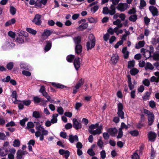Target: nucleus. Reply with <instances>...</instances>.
<instances>
[{"label": "nucleus", "mask_w": 159, "mask_h": 159, "mask_svg": "<svg viewBox=\"0 0 159 159\" xmlns=\"http://www.w3.org/2000/svg\"><path fill=\"white\" fill-rule=\"evenodd\" d=\"M15 152L16 150L14 149H12L11 150V153L9 154L8 155V157L9 159H14V154L15 153Z\"/></svg>", "instance_id": "36"}, {"label": "nucleus", "mask_w": 159, "mask_h": 159, "mask_svg": "<svg viewBox=\"0 0 159 159\" xmlns=\"http://www.w3.org/2000/svg\"><path fill=\"white\" fill-rule=\"evenodd\" d=\"M151 94V93L150 92H147L142 97L143 100L146 101L149 100Z\"/></svg>", "instance_id": "32"}, {"label": "nucleus", "mask_w": 159, "mask_h": 159, "mask_svg": "<svg viewBox=\"0 0 159 159\" xmlns=\"http://www.w3.org/2000/svg\"><path fill=\"white\" fill-rule=\"evenodd\" d=\"M20 142L18 139H15L13 142V145L14 147H18L20 145Z\"/></svg>", "instance_id": "40"}, {"label": "nucleus", "mask_w": 159, "mask_h": 159, "mask_svg": "<svg viewBox=\"0 0 159 159\" xmlns=\"http://www.w3.org/2000/svg\"><path fill=\"white\" fill-rule=\"evenodd\" d=\"M48 132L47 130H43L41 132L39 131H37L35 133V136L37 137H40L39 139L40 141H42L43 140L44 135H48Z\"/></svg>", "instance_id": "6"}, {"label": "nucleus", "mask_w": 159, "mask_h": 159, "mask_svg": "<svg viewBox=\"0 0 159 159\" xmlns=\"http://www.w3.org/2000/svg\"><path fill=\"white\" fill-rule=\"evenodd\" d=\"M119 58V56L117 54H113L111 58V63L113 64H116Z\"/></svg>", "instance_id": "14"}, {"label": "nucleus", "mask_w": 159, "mask_h": 159, "mask_svg": "<svg viewBox=\"0 0 159 159\" xmlns=\"http://www.w3.org/2000/svg\"><path fill=\"white\" fill-rule=\"evenodd\" d=\"M143 83L144 85L147 86L148 87L150 85V81L148 79H145L143 81Z\"/></svg>", "instance_id": "63"}, {"label": "nucleus", "mask_w": 159, "mask_h": 159, "mask_svg": "<svg viewBox=\"0 0 159 159\" xmlns=\"http://www.w3.org/2000/svg\"><path fill=\"white\" fill-rule=\"evenodd\" d=\"M69 140L71 143H73L75 141V142L78 141V138L77 135L73 136L72 135H70L69 136Z\"/></svg>", "instance_id": "23"}, {"label": "nucleus", "mask_w": 159, "mask_h": 159, "mask_svg": "<svg viewBox=\"0 0 159 159\" xmlns=\"http://www.w3.org/2000/svg\"><path fill=\"white\" fill-rule=\"evenodd\" d=\"M101 157L102 159H104L106 157V153L105 150H102L100 152Z\"/></svg>", "instance_id": "61"}, {"label": "nucleus", "mask_w": 159, "mask_h": 159, "mask_svg": "<svg viewBox=\"0 0 159 159\" xmlns=\"http://www.w3.org/2000/svg\"><path fill=\"white\" fill-rule=\"evenodd\" d=\"M88 26V24L87 23L84 22L79 27L77 28L78 30L83 31L86 29Z\"/></svg>", "instance_id": "19"}, {"label": "nucleus", "mask_w": 159, "mask_h": 159, "mask_svg": "<svg viewBox=\"0 0 159 159\" xmlns=\"http://www.w3.org/2000/svg\"><path fill=\"white\" fill-rule=\"evenodd\" d=\"M145 44V42L144 40L140 41L138 43L135 44V48L137 49H139L143 47Z\"/></svg>", "instance_id": "18"}, {"label": "nucleus", "mask_w": 159, "mask_h": 159, "mask_svg": "<svg viewBox=\"0 0 159 159\" xmlns=\"http://www.w3.org/2000/svg\"><path fill=\"white\" fill-rule=\"evenodd\" d=\"M135 64L134 60L130 61H128V67L129 68H131L134 67Z\"/></svg>", "instance_id": "43"}, {"label": "nucleus", "mask_w": 159, "mask_h": 159, "mask_svg": "<svg viewBox=\"0 0 159 159\" xmlns=\"http://www.w3.org/2000/svg\"><path fill=\"white\" fill-rule=\"evenodd\" d=\"M122 53L123 54V57L125 59H127L129 56V52L127 51L126 47H124L122 50Z\"/></svg>", "instance_id": "27"}, {"label": "nucleus", "mask_w": 159, "mask_h": 159, "mask_svg": "<svg viewBox=\"0 0 159 159\" xmlns=\"http://www.w3.org/2000/svg\"><path fill=\"white\" fill-rule=\"evenodd\" d=\"M149 9L153 16H157L158 11L156 7L153 6H150L149 7Z\"/></svg>", "instance_id": "12"}, {"label": "nucleus", "mask_w": 159, "mask_h": 159, "mask_svg": "<svg viewBox=\"0 0 159 159\" xmlns=\"http://www.w3.org/2000/svg\"><path fill=\"white\" fill-rule=\"evenodd\" d=\"M99 124L96 123L95 124H91L89 126L88 131L89 133L93 135L99 134L102 133V126L101 125L98 128Z\"/></svg>", "instance_id": "2"}, {"label": "nucleus", "mask_w": 159, "mask_h": 159, "mask_svg": "<svg viewBox=\"0 0 159 159\" xmlns=\"http://www.w3.org/2000/svg\"><path fill=\"white\" fill-rule=\"evenodd\" d=\"M156 137L157 134L154 132H150L148 134V139L151 141H154Z\"/></svg>", "instance_id": "15"}, {"label": "nucleus", "mask_w": 159, "mask_h": 159, "mask_svg": "<svg viewBox=\"0 0 159 159\" xmlns=\"http://www.w3.org/2000/svg\"><path fill=\"white\" fill-rule=\"evenodd\" d=\"M146 2L144 0H140V2L139 8L142 9L146 6Z\"/></svg>", "instance_id": "46"}, {"label": "nucleus", "mask_w": 159, "mask_h": 159, "mask_svg": "<svg viewBox=\"0 0 159 159\" xmlns=\"http://www.w3.org/2000/svg\"><path fill=\"white\" fill-rule=\"evenodd\" d=\"M123 108V106L121 103H120V117L121 119H123L124 118V112L122 111Z\"/></svg>", "instance_id": "38"}, {"label": "nucleus", "mask_w": 159, "mask_h": 159, "mask_svg": "<svg viewBox=\"0 0 159 159\" xmlns=\"http://www.w3.org/2000/svg\"><path fill=\"white\" fill-rule=\"evenodd\" d=\"M129 133L133 136H137L139 134L138 131L136 130L131 131L129 132Z\"/></svg>", "instance_id": "52"}, {"label": "nucleus", "mask_w": 159, "mask_h": 159, "mask_svg": "<svg viewBox=\"0 0 159 159\" xmlns=\"http://www.w3.org/2000/svg\"><path fill=\"white\" fill-rule=\"evenodd\" d=\"M129 8V5L126 3H120V11H123Z\"/></svg>", "instance_id": "16"}, {"label": "nucleus", "mask_w": 159, "mask_h": 159, "mask_svg": "<svg viewBox=\"0 0 159 159\" xmlns=\"http://www.w3.org/2000/svg\"><path fill=\"white\" fill-rule=\"evenodd\" d=\"M151 53L148 50H146V52L143 54V56L147 59L149 58L151 56Z\"/></svg>", "instance_id": "49"}, {"label": "nucleus", "mask_w": 159, "mask_h": 159, "mask_svg": "<svg viewBox=\"0 0 159 159\" xmlns=\"http://www.w3.org/2000/svg\"><path fill=\"white\" fill-rule=\"evenodd\" d=\"M82 46L80 44H77L75 45V50L76 54H79L82 52Z\"/></svg>", "instance_id": "17"}, {"label": "nucleus", "mask_w": 159, "mask_h": 159, "mask_svg": "<svg viewBox=\"0 0 159 159\" xmlns=\"http://www.w3.org/2000/svg\"><path fill=\"white\" fill-rule=\"evenodd\" d=\"M144 21L145 24L146 25H148L150 21V19L147 16H145L144 18Z\"/></svg>", "instance_id": "56"}, {"label": "nucleus", "mask_w": 159, "mask_h": 159, "mask_svg": "<svg viewBox=\"0 0 159 159\" xmlns=\"http://www.w3.org/2000/svg\"><path fill=\"white\" fill-rule=\"evenodd\" d=\"M16 159H24V157L18 151L16 153Z\"/></svg>", "instance_id": "64"}, {"label": "nucleus", "mask_w": 159, "mask_h": 159, "mask_svg": "<svg viewBox=\"0 0 159 159\" xmlns=\"http://www.w3.org/2000/svg\"><path fill=\"white\" fill-rule=\"evenodd\" d=\"M129 19L131 21L134 22L137 19V16L135 14L131 15L129 17Z\"/></svg>", "instance_id": "35"}, {"label": "nucleus", "mask_w": 159, "mask_h": 159, "mask_svg": "<svg viewBox=\"0 0 159 159\" xmlns=\"http://www.w3.org/2000/svg\"><path fill=\"white\" fill-rule=\"evenodd\" d=\"M13 63L12 62H10L7 65V68L9 70H11L13 67Z\"/></svg>", "instance_id": "55"}, {"label": "nucleus", "mask_w": 159, "mask_h": 159, "mask_svg": "<svg viewBox=\"0 0 159 159\" xmlns=\"http://www.w3.org/2000/svg\"><path fill=\"white\" fill-rule=\"evenodd\" d=\"M10 13L12 15H14L16 13V9L13 6H11L10 9Z\"/></svg>", "instance_id": "54"}, {"label": "nucleus", "mask_w": 159, "mask_h": 159, "mask_svg": "<svg viewBox=\"0 0 159 159\" xmlns=\"http://www.w3.org/2000/svg\"><path fill=\"white\" fill-rule=\"evenodd\" d=\"M99 7V6L98 5H95L92 7L91 9V11L94 13L98 10Z\"/></svg>", "instance_id": "50"}, {"label": "nucleus", "mask_w": 159, "mask_h": 159, "mask_svg": "<svg viewBox=\"0 0 159 159\" xmlns=\"http://www.w3.org/2000/svg\"><path fill=\"white\" fill-rule=\"evenodd\" d=\"M15 46V44L11 40L8 39L3 44L2 48L3 50H7L11 49Z\"/></svg>", "instance_id": "4"}, {"label": "nucleus", "mask_w": 159, "mask_h": 159, "mask_svg": "<svg viewBox=\"0 0 159 159\" xmlns=\"http://www.w3.org/2000/svg\"><path fill=\"white\" fill-rule=\"evenodd\" d=\"M73 126L76 129L78 130L81 128L82 125L81 123L79 122L76 119H73Z\"/></svg>", "instance_id": "9"}, {"label": "nucleus", "mask_w": 159, "mask_h": 159, "mask_svg": "<svg viewBox=\"0 0 159 159\" xmlns=\"http://www.w3.org/2000/svg\"><path fill=\"white\" fill-rule=\"evenodd\" d=\"M87 153L91 156L95 155V153L93 149H89L87 151Z\"/></svg>", "instance_id": "59"}, {"label": "nucleus", "mask_w": 159, "mask_h": 159, "mask_svg": "<svg viewBox=\"0 0 159 159\" xmlns=\"http://www.w3.org/2000/svg\"><path fill=\"white\" fill-rule=\"evenodd\" d=\"M33 116L36 118H38L40 117L39 113L37 111H34L33 112Z\"/></svg>", "instance_id": "57"}, {"label": "nucleus", "mask_w": 159, "mask_h": 159, "mask_svg": "<svg viewBox=\"0 0 159 159\" xmlns=\"http://www.w3.org/2000/svg\"><path fill=\"white\" fill-rule=\"evenodd\" d=\"M41 16L36 14L34 18L33 22L37 25H40L41 23Z\"/></svg>", "instance_id": "10"}, {"label": "nucleus", "mask_w": 159, "mask_h": 159, "mask_svg": "<svg viewBox=\"0 0 159 159\" xmlns=\"http://www.w3.org/2000/svg\"><path fill=\"white\" fill-rule=\"evenodd\" d=\"M52 84L54 87L56 88L63 89L64 88L65 86L59 83H57L54 82L52 83Z\"/></svg>", "instance_id": "29"}, {"label": "nucleus", "mask_w": 159, "mask_h": 159, "mask_svg": "<svg viewBox=\"0 0 159 159\" xmlns=\"http://www.w3.org/2000/svg\"><path fill=\"white\" fill-rule=\"evenodd\" d=\"M20 66L21 69L29 70V66L26 63H21L20 64Z\"/></svg>", "instance_id": "31"}, {"label": "nucleus", "mask_w": 159, "mask_h": 159, "mask_svg": "<svg viewBox=\"0 0 159 159\" xmlns=\"http://www.w3.org/2000/svg\"><path fill=\"white\" fill-rule=\"evenodd\" d=\"M107 32L108 33L110 34L111 35H112L114 33L118 35L119 34V30H118V27H115L114 29L110 27L107 30Z\"/></svg>", "instance_id": "11"}, {"label": "nucleus", "mask_w": 159, "mask_h": 159, "mask_svg": "<svg viewBox=\"0 0 159 159\" xmlns=\"http://www.w3.org/2000/svg\"><path fill=\"white\" fill-rule=\"evenodd\" d=\"M57 111L60 115H62L63 114L64 111L61 107H57Z\"/></svg>", "instance_id": "51"}, {"label": "nucleus", "mask_w": 159, "mask_h": 159, "mask_svg": "<svg viewBox=\"0 0 159 159\" xmlns=\"http://www.w3.org/2000/svg\"><path fill=\"white\" fill-rule=\"evenodd\" d=\"M46 45L45 46L44 50L45 52H47L51 48L52 42L50 41H47L46 42Z\"/></svg>", "instance_id": "22"}, {"label": "nucleus", "mask_w": 159, "mask_h": 159, "mask_svg": "<svg viewBox=\"0 0 159 159\" xmlns=\"http://www.w3.org/2000/svg\"><path fill=\"white\" fill-rule=\"evenodd\" d=\"M22 102L24 105L28 106L30 105L31 101L30 100H24L22 101Z\"/></svg>", "instance_id": "58"}, {"label": "nucleus", "mask_w": 159, "mask_h": 159, "mask_svg": "<svg viewBox=\"0 0 159 159\" xmlns=\"http://www.w3.org/2000/svg\"><path fill=\"white\" fill-rule=\"evenodd\" d=\"M74 65L75 69L78 70L80 66V58L79 57H76L74 60Z\"/></svg>", "instance_id": "13"}, {"label": "nucleus", "mask_w": 159, "mask_h": 159, "mask_svg": "<svg viewBox=\"0 0 159 159\" xmlns=\"http://www.w3.org/2000/svg\"><path fill=\"white\" fill-rule=\"evenodd\" d=\"M150 81L152 82H158L159 81V78H156L155 76H153L151 78Z\"/></svg>", "instance_id": "60"}, {"label": "nucleus", "mask_w": 159, "mask_h": 159, "mask_svg": "<svg viewBox=\"0 0 159 159\" xmlns=\"http://www.w3.org/2000/svg\"><path fill=\"white\" fill-rule=\"evenodd\" d=\"M41 98H39L38 96L34 97L33 98V101L34 103H39L41 100Z\"/></svg>", "instance_id": "45"}, {"label": "nucleus", "mask_w": 159, "mask_h": 159, "mask_svg": "<svg viewBox=\"0 0 159 159\" xmlns=\"http://www.w3.org/2000/svg\"><path fill=\"white\" fill-rule=\"evenodd\" d=\"M73 39L75 45L77 44H80V43L81 41L80 37L78 36L77 37H75Z\"/></svg>", "instance_id": "37"}, {"label": "nucleus", "mask_w": 159, "mask_h": 159, "mask_svg": "<svg viewBox=\"0 0 159 159\" xmlns=\"http://www.w3.org/2000/svg\"><path fill=\"white\" fill-rule=\"evenodd\" d=\"M24 37L22 35H19L16 38V41L19 43H22L24 42Z\"/></svg>", "instance_id": "28"}, {"label": "nucleus", "mask_w": 159, "mask_h": 159, "mask_svg": "<svg viewBox=\"0 0 159 159\" xmlns=\"http://www.w3.org/2000/svg\"><path fill=\"white\" fill-rule=\"evenodd\" d=\"M84 83V80L83 79H80L77 83L73 89V93L76 94L78 91V90Z\"/></svg>", "instance_id": "5"}, {"label": "nucleus", "mask_w": 159, "mask_h": 159, "mask_svg": "<svg viewBox=\"0 0 159 159\" xmlns=\"http://www.w3.org/2000/svg\"><path fill=\"white\" fill-rule=\"evenodd\" d=\"M35 123V128L37 131H39L40 132H42L43 131L46 130L44 129L43 126H42L40 123L38 122H34Z\"/></svg>", "instance_id": "20"}, {"label": "nucleus", "mask_w": 159, "mask_h": 159, "mask_svg": "<svg viewBox=\"0 0 159 159\" xmlns=\"http://www.w3.org/2000/svg\"><path fill=\"white\" fill-rule=\"evenodd\" d=\"M89 40L86 43V48L88 51L93 48L95 45V39L94 35L90 34L89 36Z\"/></svg>", "instance_id": "3"}, {"label": "nucleus", "mask_w": 159, "mask_h": 159, "mask_svg": "<svg viewBox=\"0 0 159 159\" xmlns=\"http://www.w3.org/2000/svg\"><path fill=\"white\" fill-rule=\"evenodd\" d=\"M97 145L101 149H103L104 148L103 143L101 140H99L97 142Z\"/></svg>", "instance_id": "44"}, {"label": "nucleus", "mask_w": 159, "mask_h": 159, "mask_svg": "<svg viewBox=\"0 0 159 159\" xmlns=\"http://www.w3.org/2000/svg\"><path fill=\"white\" fill-rule=\"evenodd\" d=\"M128 83V86L130 90H132L134 87V85L137 84V82L134 80L133 84L132 83L131 76L130 75H127Z\"/></svg>", "instance_id": "8"}, {"label": "nucleus", "mask_w": 159, "mask_h": 159, "mask_svg": "<svg viewBox=\"0 0 159 159\" xmlns=\"http://www.w3.org/2000/svg\"><path fill=\"white\" fill-rule=\"evenodd\" d=\"M34 126V123L32 122H28L27 124V126L26 128L27 129H29L30 128H33Z\"/></svg>", "instance_id": "62"}, {"label": "nucleus", "mask_w": 159, "mask_h": 159, "mask_svg": "<svg viewBox=\"0 0 159 159\" xmlns=\"http://www.w3.org/2000/svg\"><path fill=\"white\" fill-rule=\"evenodd\" d=\"M108 131L112 136H115L117 133L118 130L115 128H110L108 129Z\"/></svg>", "instance_id": "21"}, {"label": "nucleus", "mask_w": 159, "mask_h": 159, "mask_svg": "<svg viewBox=\"0 0 159 159\" xmlns=\"http://www.w3.org/2000/svg\"><path fill=\"white\" fill-rule=\"evenodd\" d=\"M145 69L146 70H152L154 69V67L151 63L148 62L146 63L145 66Z\"/></svg>", "instance_id": "34"}, {"label": "nucleus", "mask_w": 159, "mask_h": 159, "mask_svg": "<svg viewBox=\"0 0 159 159\" xmlns=\"http://www.w3.org/2000/svg\"><path fill=\"white\" fill-rule=\"evenodd\" d=\"M154 114H152L148 116V124L149 125H151L154 121Z\"/></svg>", "instance_id": "25"}, {"label": "nucleus", "mask_w": 159, "mask_h": 159, "mask_svg": "<svg viewBox=\"0 0 159 159\" xmlns=\"http://www.w3.org/2000/svg\"><path fill=\"white\" fill-rule=\"evenodd\" d=\"M16 22V20L15 18H12L11 20L7 21L5 23V26H8L10 25L14 24Z\"/></svg>", "instance_id": "30"}, {"label": "nucleus", "mask_w": 159, "mask_h": 159, "mask_svg": "<svg viewBox=\"0 0 159 159\" xmlns=\"http://www.w3.org/2000/svg\"><path fill=\"white\" fill-rule=\"evenodd\" d=\"M125 32V34L123 35L121 38L122 40L124 41L126 40V37L128 35L130 34V32L129 31L126 30Z\"/></svg>", "instance_id": "47"}, {"label": "nucleus", "mask_w": 159, "mask_h": 159, "mask_svg": "<svg viewBox=\"0 0 159 159\" xmlns=\"http://www.w3.org/2000/svg\"><path fill=\"white\" fill-rule=\"evenodd\" d=\"M75 56L74 55H68L66 57V60L69 62H72Z\"/></svg>", "instance_id": "42"}, {"label": "nucleus", "mask_w": 159, "mask_h": 159, "mask_svg": "<svg viewBox=\"0 0 159 159\" xmlns=\"http://www.w3.org/2000/svg\"><path fill=\"white\" fill-rule=\"evenodd\" d=\"M26 30L27 32L34 35H35L37 33L36 30L31 28H27Z\"/></svg>", "instance_id": "39"}, {"label": "nucleus", "mask_w": 159, "mask_h": 159, "mask_svg": "<svg viewBox=\"0 0 159 159\" xmlns=\"http://www.w3.org/2000/svg\"><path fill=\"white\" fill-rule=\"evenodd\" d=\"M8 151L7 148H2L0 149V155L3 157L7 154Z\"/></svg>", "instance_id": "26"}, {"label": "nucleus", "mask_w": 159, "mask_h": 159, "mask_svg": "<svg viewBox=\"0 0 159 159\" xmlns=\"http://www.w3.org/2000/svg\"><path fill=\"white\" fill-rule=\"evenodd\" d=\"M58 116V114H54L52 116V118L51 120V122L52 124L56 123L57 121V117Z\"/></svg>", "instance_id": "33"}, {"label": "nucleus", "mask_w": 159, "mask_h": 159, "mask_svg": "<svg viewBox=\"0 0 159 159\" xmlns=\"http://www.w3.org/2000/svg\"><path fill=\"white\" fill-rule=\"evenodd\" d=\"M128 126L124 122H122L121 124V127L120 128V138H121L123 135V132L122 129H127Z\"/></svg>", "instance_id": "24"}, {"label": "nucleus", "mask_w": 159, "mask_h": 159, "mask_svg": "<svg viewBox=\"0 0 159 159\" xmlns=\"http://www.w3.org/2000/svg\"><path fill=\"white\" fill-rule=\"evenodd\" d=\"M47 102V100H45L43 99L42 98L41 101L39 102L40 105L44 107H45L46 105V103Z\"/></svg>", "instance_id": "53"}, {"label": "nucleus", "mask_w": 159, "mask_h": 159, "mask_svg": "<svg viewBox=\"0 0 159 159\" xmlns=\"http://www.w3.org/2000/svg\"><path fill=\"white\" fill-rule=\"evenodd\" d=\"M17 95V93L16 91H13L11 94V97L13 99L14 102L16 100Z\"/></svg>", "instance_id": "48"}, {"label": "nucleus", "mask_w": 159, "mask_h": 159, "mask_svg": "<svg viewBox=\"0 0 159 159\" xmlns=\"http://www.w3.org/2000/svg\"><path fill=\"white\" fill-rule=\"evenodd\" d=\"M112 3L110 7L109 8L107 7H105L103 8L102 12L105 14H109L111 15H113L116 12V6L117 5V9L119 10V4H118L119 0H110Z\"/></svg>", "instance_id": "1"}, {"label": "nucleus", "mask_w": 159, "mask_h": 159, "mask_svg": "<svg viewBox=\"0 0 159 159\" xmlns=\"http://www.w3.org/2000/svg\"><path fill=\"white\" fill-rule=\"evenodd\" d=\"M139 72V71L137 69L134 68L131 70L130 71V73L133 75H135L138 73Z\"/></svg>", "instance_id": "41"}, {"label": "nucleus", "mask_w": 159, "mask_h": 159, "mask_svg": "<svg viewBox=\"0 0 159 159\" xmlns=\"http://www.w3.org/2000/svg\"><path fill=\"white\" fill-rule=\"evenodd\" d=\"M53 33L52 30L45 29L41 35V39L43 40L47 39L49 36H50Z\"/></svg>", "instance_id": "7"}]
</instances>
